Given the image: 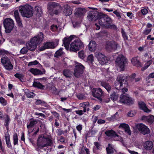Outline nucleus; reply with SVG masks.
I'll list each match as a JSON object with an SVG mask.
<instances>
[{"label":"nucleus","instance_id":"f257e3e1","mask_svg":"<svg viewBox=\"0 0 154 154\" xmlns=\"http://www.w3.org/2000/svg\"><path fill=\"white\" fill-rule=\"evenodd\" d=\"M115 85L116 89H122V92L124 93L120 95L119 102L124 104L130 105L133 104L134 100L129 97L128 95L125 94L128 90L126 88L128 86L127 75L125 74H122L119 75L117 77Z\"/></svg>","mask_w":154,"mask_h":154},{"label":"nucleus","instance_id":"f03ea898","mask_svg":"<svg viewBox=\"0 0 154 154\" xmlns=\"http://www.w3.org/2000/svg\"><path fill=\"white\" fill-rule=\"evenodd\" d=\"M44 38L43 34L40 32L37 35L31 39L29 42H26V46L27 47L28 50L34 51L37 48V45L42 42Z\"/></svg>","mask_w":154,"mask_h":154},{"label":"nucleus","instance_id":"7ed1b4c3","mask_svg":"<svg viewBox=\"0 0 154 154\" xmlns=\"http://www.w3.org/2000/svg\"><path fill=\"white\" fill-rule=\"evenodd\" d=\"M47 6L48 12L52 16L59 14L62 9V7L60 4L55 2H50Z\"/></svg>","mask_w":154,"mask_h":154},{"label":"nucleus","instance_id":"20e7f679","mask_svg":"<svg viewBox=\"0 0 154 154\" xmlns=\"http://www.w3.org/2000/svg\"><path fill=\"white\" fill-rule=\"evenodd\" d=\"M52 145L51 140L48 137L45 136L43 134L39 136L37 142V145L38 147L42 149L45 147L51 146Z\"/></svg>","mask_w":154,"mask_h":154},{"label":"nucleus","instance_id":"39448f33","mask_svg":"<svg viewBox=\"0 0 154 154\" xmlns=\"http://www.w3.org/2000/svg\"><path fill=\"white\" fill-rule=\"evenodd\" d=\"M19 10L23 17L29 18L33 15V8L29 5H26L20 6Z\"/></svg>","mask_w":154,"mask_h":154},{"label":"nucleus","instance_id":"423d86ee","mask_svg":"<svg viewBox=\"0 0 154 154\" xmlns=\"http://www.w3.org/2000/svg\"><path fill=\"white\" fill-rule=\"evenodd\" d=\"M83 42L79 39L74 40L70 44L69 47L70 51L76 52L84 48Z\"/></svg>","mask_w":154,"mask_h":154},{"label":"nucleus","instance_id":"0eeeda50","mask_svg":"<svg viewBox=\"0 0 154 154\" xmlns=\"http://www.w3.org/2000/svg\"><path fill=\"white\" fill-rule=\"evenodd\" d=\"M98 22L101 26L107 28L109 25L112 23V20L107 15L100 13Z\"/></svg>","mask_w":154,"mask_h":154},{"label":"nucleus","instance_id":"6e6552de","mask_svg":"<svg viewBox=\"0 0 154 154\" xmlns=\"http://www.w3.org/2000/svg\"><path fill=\"white\" fill-rule=\"evenodd\" d=\"M127 62L126 58L122 55H119L116 60V65L120 67L122 71L124 70Z\"/></svg>","mask_w":154,"mask_h":154},{"label":"nucleus","instance_id":"1a4fd4ad","mask_svg":"<svg viewBox=\"0 0 154 154\" xmlns=\"http://www.w3.org/2000/svg\"><path fill=\"white\" fill-rule=\"evenodd\" d=\"M4 26L5 29V32L9 33L13 29L14 24L13 20L11 18L5 19L3 21Z\"/></svg>","mask_w":154,"mask_h":154},{"label":"nucleus","instance_id":"9d476101","mask_svg":"<svg viewBox=\"0 0 154 154\" xmlns=\"http://www.w3.org/2000/svg\"><path fill=\"white\" fill-rule=\"evenodd\" d=\"M84 66L80 63H78L75 66L73 74L75 77L79 78L84 72Z\"/></svg>","mask_w":154,"mask_h":154},{"label":"nucleus","instance_id":"9b49d317","mask_svg":"<svg viewBox=\"0 0 154 154\" xmlns=\"http://www.w3.org/2000/svg\"><path fill=\"white\" fill-rule=\"evenodd\" d=\"M1 62L5 68L7 70H11L13 68L10 59L7 56H4L1 58Z\"/></svg>","mask_w":154,"mask_h":154},{"label":"nucleus","instance_id":"f8f14e48","mask_svg":"<svg viewBox=\"0 0 154 154\" xmlns=\"http://www.w3.org/2000/svg\"><path fill=\"white\" fill-rule=\"evenodd\" d=\"M92 95L94 97L97 98L99 100H101V97L103 96L104 92L100 88H94L92 91Z\"/></svg>","mask_w":154,"mask_h":154},{"label":"nucleus","instance_id":"ddd939ff","mask_svg":"<svg viewBox=\"0 0 154 154\" xmlns=\"http://www.w3.org/2000/svg\"><path fill=\"white\" fill-rule=\"evenodd\" d=\"M87 17L89 21H95L99 18L100 14H99L96 11H91L87 13Z\"/></svg>","mask_w":154,"mask_h":154},{"label":"nucleus","instance_id":"4468645a","mask_svg":"<svg viewBox=\"0 0 154 154\" xmlns=\"http://www.w3.org/2000/svg\"><path fill=\"white\" fill-rule=\"evenodd\" d=\"M95 56L102 65L106 64L108 61L107 59L104 54L99 52H96L95 53Z\"/></svg>","mask_w":154,"mask_h":154},{"label":"nucleus","instance_id":"2eb2a0df","mask_svg":"<svg viewBox=\"0 0 154 154\" xmlns=\"http://www.w3.org/2000/svg\"><path fill=\"white\" fill-rule=\"evenodd\" d=\"M136 127L139 132L143 135L148 134L150 133L149 128L143 124H137L136 125Z\"/></svg>","mask_w":154,"mask_h":154},{"label":"nucleus","instance_id":"dca6fc26","mask_svg":"<svg viewBox=\"0 0 154 154\" xmlns=\"http://www.w3.org/2000/svg\"><path fill=\"white\" fill-rule=\"evenodd\" d=\"M57 44H55L53 42H47L44 43L43 46L39 48V51H43L47 48H55Z\"/></svg>","mask_w":154,"mask_h":154},{"label":"nucleus","instance_id":"f3484780","mask_svg":"<svg viewBox=\"0 0 154 154\" xmlns=\"http://www.w3.org/2000/svg\"><path fill=\"white\" fill-rule=\"evenodd\" d=\"M118 47V44L115 42H108L106 49L107 51L111 52L116 50Z\"/></svg>","mask_w":154,"mask_h":154},{"label":"nucleus","instance_id":"a211bd4d","mask_svg":"<svg viewBox=\"0 0 154 154\" xmlns=\"http://www.w3.org/2000/svg\"><path fill=\"white\" fill-rule=\"evenodd\" d=\"M138 106L140 109L146 113H149L151 112V110L148 108L146 103L143 101H138Z\"/></svg>","mask_w":154,"mask_h":154},{"label":"nucleus","instance_id":"6ab92c4d","mask_svg":"<svg viewBox=\"0 0 154 154\" xmlns=\"http://www.w3.org/2000/svg\"><path fill=\"white\" fill-rule=\"evenodd\" d=\"M75 36L74 35H71L69 38L66 37L64 38L63 40L64 47L66 50L68 49L70 42L74 38V37Z\"/></svg>","mask_w":154,"mask_h":154},{"label":"nucleus","instance_id":"aec40b11","mask_svg":"<svg viewBox=\"0 0 154 154\" xmlns=\"http://www.w3.org/2000/svg\"><path fill=\"white\" fill-rule=\"evenodd\" d=\"M29 71L34 75H41L44 74L45 72V70L44 69L42 71H41L37 68H31Z\"/></svg>","mask_w":154,"mask_h":154},{"label":"nucleus","instance_id":"412c9836","mask_svg":"<svg viewBox=\"0 0 154 154\" xmlns=\"http://www.w3.org/2000/svg\"><path fill=\"white\" fill-rule=\"evenodd\" d=\"M63 12L66 16L70 15L72 13V9L68 4L64 5L63 6Z\"/></svg>","mask_w":154,"mask_h":154},{"label":"nucleus","instance_id":"4be33fe9","mask_svg":"<svg viewBox=\"0 0 154 154\" xmlns=\"http://www.w3.org/2000/svg\"><path fill=\"white\" fill-rule=\"evenodd\" d=\"M142 119L151 124L154 121V116L151 115L148 116H143L142 117Z\"/></svg>","mask_w":154,"mask_h":154},{"label":"nucleus","instance_id":"5701e85b","mask_svg":"<svg viewBox=\"0 0 154 154\" xmlns=\"http://www.w3.org/2000/svg\"><path fill=\"white\" fill-rule=\"evenodd\" d=\"M100 85L104 88L109 93L112 89V87L107 82H100Z\"/></svg>","mask_w":154,"mask_h":154},{"label":"nucleus","instance_id":"b1692460","mask_svg":"<svg viewBox=\"0 0 154 154\" xmlns=\"http://www.w3.org/2000/svg\"><path fill=\"white\" fill-rule=\"evenodd\" d=\"M14 16L17 22L18 25L20 26H22V23L20 20V19L19 14L18 11V10H16L14 11Z\"/></svg>","mask_w":154,"mask_h":154},{"label":"nucleus","instance_id":"393cba45","mask_svg":"<svg viewBox=\"0 0 154 154\" xmlns=\"http://www.w3.org/2000/svg\"><path fill=\"white\" fill-rule=\"evenodd\" d=\"M4 118V125L6 127L7 129H8V126L10 121V119L7 114H5L3 115V118Z\"/></svg>","mask_w":154,"mask_h":154},{"label":"nucleus","instance_id":"a878e982","mask_svg":"<svg viewBox=\"0 0 154 154\" xmlns=\"http://www.w3.org/2000/svg\"><path fill=\"white\" fill-rule=\"evenodd\" d=\"M132 63L137 67H141L142 65L137 57H134L131 60Z\"/></svg>","mask_w":154,"mask_h":154},{"label":"nucleus","instance_id":"bb28decb","mask_svg":"<svg viewBox=\"0 0 154 154\" xmlns=\"http://www.w3.org/2000/svg\"><path fill=\"white\" fill-rule=\"evenodd\" d=\"M97 46L96 42L94 41H91L88 45L89 49L91 51H94L96 49Z\"/></svg>","mask_w":154,"mask_h":154},{"label":"nucleus","instance_id":"cd10ccee","mask_svg":"<svg viewBox=\"0 0 154 154\" xmlns=\"http://www.w3.org/2000/svg\"><path fill=\"white\" fill-rule=\"evenodd\" d=\"M144 147L146 149L150 150L153 146V143L151 141H146L144 144Z\"/></svg>","mask_w":154,"mask_h":154},{"label":"nucleus","instance_id":"c85d7f7f","mask_svg":"<svg viewBox=\"0 0 154 154\" xmlns=\"http://www.w3.org/2000/svg\"><path fill=\"white\" fill-rule=\"evenodd\" d=\"M89 103L87 102L84 103H81L80 104V106L83 108V112H85L86 111H89Z\"/></svg>","mask_w":154,"mask_h":154},{"label":"nucleus","instance_id":"c756f323","mask_svg":"<svg viewBox=\"0 0 154 154\" xmlns=\"http://www.w3.org/2000/svg\"><path fill=\"white\" fill-rule=\"evenodd\" d=\"M106 135L109 137H119V135L116 134L115 132L112 130L108 131L105 132Z\"/></svg>","mask_w":154,"mask_h":154},{"label":"nucleus","instance_id":"7c9ffc66","mask_svg":"<svg viewBox=\"0 0 154 154\" xmlns=\"http://www.w3.org/2000/svg\"><path fill=\"white\" fill-rule=\"evenodd\" d=\"M63 73L66 78L71 77L72 75V72L67 69H64L63 71Z\"/></svg>","mask_w":154,"mask_h":154},{"label":"nucleus","instance_id":"2f4dec72","mask_svg":"<svg viewBox=\"0 0 154 154\" xmlns=\"http://www.w3.org/2000/svg\"><path fill=\"white\" fill-rule=\"evenodd\" d=\"M85 9L81 8H79L76 9L75 14L79 16H81L85 12Z\"/></svg>","mask_w":154,"mask_h":154},{"label":"nucleus","instance_id":"473e14b6","mask_svg":"<svg viewBox=\"0 0 154 154\" xmlns=\"http://www.w3.org/2000/svg\"><path fill=\"white\" fill-rule=\"evenodd\" d=\"M107 153L108 154H111L115 150L113 148V146L110 144H109L108 147L106 149Z\"/></svg>","mask_w":154,"mask_h":154},{"label":"nucleus","instance_id":"72a5a7b5","mask_svg":"<svg viewBox=\"0 0 154 154\" xmlns=\"http://www.w3.org/2000/svg\"><path fill=\"white\" fill-rule=\"evenodd\" d=\"M33 86L41 89H42L45 87V86L42 85L39 82H34L33 84Z\"/></svg>","mask_w":154,"mask_h":154},{"label":"nucleus","instance_id":"f704fd0d","mask_svg":"<svg viewBox=\"0 0 154 154\" xmlns=\"http://www.w3.org/2000/svg\"><path fill=\"white\" fill-rule=\"evenodd\" d=\"M38 121L35 120L33 119H31V121L30 122L29 125H27V128L28 129H29L33 127L38 122Z\"/></svg>","mask_w":154,"mask_h":154},{"label":"nucleus","instance_id":"c9c22d12","mask_svg":"<svg viewBox=\"0 0 154 154\" xmlns=\"http://www.w3.org/2000/svg\"><path fill=\"white\" fill-rule=\"evenodd\" d=\"M118 94L115 92H113L110 95V98L113 101L117 100L118 98Z\"/></svg>","mask_w":154,"mask_h":154},{"label":"nucleus","instance_id":"e433bc0d","mask_svg":"<svg viewBox=\"0 0 154 154\" xmlns=\"http://www.w3.org/2000/svg\"><path fill=\"white\" fill-rule=\"evenodd\" d=\"M6 143L8 147L9 148L11 147V145L10 142V137L9 136H5Z\"/></svg>","mask_w":154,"mask_h":154},{"label":"nucleus","instance_id":"4c0bfd02","mask_svg":"<svg viewBox=\"0 0 154 154\" xmlns=\"http://www.w3.org/2000/svg\"><path fill=\"white\" fill-rule=\"evenodd\" d=\"M25 93L27 97L28 98L33 97L35 95V94L34 93L31 91H26L25 92Z\"/></svg>","mask_w":154,"mask_h":154},{"label":"nucleus","instance_id":"58836bf2","mask_svg":"<svg viewBox=\"0 0 154 154\" xmlns=\"http://www.w3.org/2000/svg\"><path fill=\"white\" fill-rule=\"evenodd\" d=\"M63 52L62 49L60 48L55 52L54 56L55 57H58L59 56H60L62 54Z\"/></svg>","mask_w":154,"mask_h":154},{"label":"nucleus","instance_id":"ea45409f","mask_svg":"<svg viewBox=\"0 0 154 154\" xmlns=\"http://www.w3.org/2000/svg\"><path fill=\"white\" fill-rule=\"evenodd\" d=\"M14 76L16 78L18 79L21 82L23 81L22 80H23V78L24 77L23 74L17 73L14 75Z\"/></svg>","mask_w":154,"mask_h":154},{"label":"nucleus","instance_id":"a19ab883","mask_svg":"<svg viewBox=\"0 0 154 154\" xmlns=\"http://www.w3.org/2000/svg\"><path fill=\"white\" fill-rule=\"evenodd\" d=\"M13 139L14 140V145L17 144H18V136L17 133H15L13 136Z\"/></svg>","mask_w":154,"mask_h":154},{"label":"nucleus","instance_id":"79ce46f5","mask_svg":"<svg viewBox=\"0 0 154 154\" xmlns=\"http://www.w3.org/2000/svg\"><path fill=\"white\" fill-rule=\"evenodd\" d=\"M110 97H109V96L107 97H106L104 98L103 99L101 98V100H100L99 101L103 103H108L110 100Z\"/></svg>","mask_w":154,"mask_h":154},{"label":"nucleus","instance_id":"37998d69","mask_svg":"<svg viewBox=\"0 0 154 154\" xmlns=\"http://www.w3.org/2000/svg\"><path fill=\"white\" fill-rule=\"evenodd\" d=\"M78 56L80 58L82 59L84 58L85 57V54L84 53V51H80L79 52Z\"/></svg>","mask_w":154,"mask_h":154},{"label":"nucleus","instance_id":"c03bdc74","mask_svg":"<svg viewBox=\"0 0 154 154\" xmlns=\"http://www.w3.org/2000/svg\"><path fill=\"white\" fill-rule=\"evenodd\" d=\"M35 10L37 12V14L41 16L42 13V11L41 8L38 6H36Z\"/></svg>","mask_w":154,"mask_h":154},{"label":"nucleus","instance_id":"a18cd8bd","mask_svg":"<svg viewBox=\"0 0 154 154\" xmlns=\"http://www.w3.org/2000/svg\"><path fill=\"white\" fill-rule=\"evenodd\" d=\"M28 50V49L27 47L26 46V47H24L21 49L20 51V52L22 54H26Z\"/></svg>","mask_w":154,"mask_h":154},{"label":"nucleus","instance_id":"49530a36","mask_svg":"<svg viewBox=\"0 0 154 154\" xmlns=\"http://www.w3.org/2000/svg\"><path fill=\"white\" fill-rule=\"evenodd\" d=\"M87 59L90 63H92L94 60L93 55L92 54L89 55L87 58Z\"/></svg>","mask_w":154,"mask_h":154},{"label":"nucleus","instance_id":"de8ad7c7","mask_svg":"<svg viewBox=\"0 0 154 154\" xmlns=\"http://www.w3.org/2000/svg\"><path fill=\"white\" fill-rule=\"evenodd\" d=\"M0 102L3 105V106L6 105V102L3 97H1L0 98Z\"/></svg>","mask_w":154,"mask_h":154},{"label":"nucleus","instance_id":"09e8293b","mask_svg":"<svg viewBox=\"0 0 154 154\" xmlns=\"http://www.w3.org/2000/svg\"><path fill=\"white\" fill-rule=\"evenodd\" d=\"M124 130L125 132L127 134H128L129 135H130L131 134V131L129 125L126 128H125Z\"/></svg>","mask_w":154,"mask_h":154},{"label":"nucleus","instance_id":"8fccbe9b","mask_svg":"<svg viewBox=\"0 0 154 154\" xmlns=\"http://www.w3.org/2000/svg\"><path fill=\"white\" fill-rule=\"evenodd\" d=\"M122 33L124 39L125 40H127L128 39V36L126 35L125 32L123 29H122Z\"/></svg>","mask_w":154,"mask_h":154},{"label":"nucleus","instance_id":"3c124183","mask_svg":"<svg viewBox=\"0 0 154 154\" xmlns=\"http://www.w3.org/2000/svg\"><path fill=\"white\" fill-rule=\"evenodd\" d=\"M38 62L37 60H35L34 61L30 62L28 64L29 66L32 65H35L38 64Z\"/></svg>","mask_w":154,"mask_h":154},{"label":"nucleus","instance_id":"603ef678","mask_svg":"<svg viewBox=\"0 0 154 154\" xmlns=\"http://www.w3.org/2000/svg\"><path fill=\"white\" fill-rule=\"evenodd\" d=\"M58 27L57 25H52L51 26V29L53 31H55L57 30Z\"/></svg>","mask_w":154,"mask_h":154},{"label":"nucleus","instance_id":"864d4df0","mask_svg":"<svg viewBox=\"0 0 154 154\" xmlns=\"http://www.w3.org/2000/svg\"><path fill=\"white\" fill-rule=\"evenodd\" d=\"M51 113L55 117L57 118L58 119H59V113L54 111L52 112Z\"/></svg>","mask_w":154,"mask_h":154},{"label":"nucleus","instance_id":"5fc2aeb1","mask_svg":"<svg viewBox=\"0 0 154 154\" xmlns=\"http://www.w3.org/2000/svg\"><path fill=\"white\" fill-rule=\"evenodd\" d=\"M113 13L115 14L119 19L121 17L120 13L119 12L117 11L116 10L113 12Z\"/></svg>","mask_w":154,"mask_h":154},{"label":"nucleus","instance_id":"6e6d98bb","mask_svg":"<svg viewBox=\"0 0 154 154\" xmlns=\"http://www.w3.org/2000/svg\"><path fill=\"white\" fill-rule=\"evenodd\" d=\"M128 124H125V123H122L119 126V128H124V129L126 128L128 126Z\"/></svg>","mask_w":154,"mask_h":154},{"label":"nucleus","instance_id":"4d7b16f0","mask_svg":"<svg viewBox=\"0 0 154 154\" xmlns=\"http://www.w3.org/2000/svg\"><path fill=\"white\" fill-rule=\"evenodd\" d=\"M108 28L111 29H117L116 26L114 24H109V26H108V27H107V28Z\"/></svg>","mask_w":154,"mask_h":154},{"label":"nucleus","instance_id":"13d9d810","mask_svg":"<svg viewBox=\"0 0 154 154\" xmlns=\"http://www.w3.org/2000/svg\"><path fill=\"white\" fill-rule=\"evenodd\" d=\"M94 145H95L96 147L99 149H101V145L98 142L94 143Z\"/></svg>","mask_w":154,"mask_h":154},{"label":"nucleus","instance_id":"bf43d9fd","mask_svg":"<svg viewBox=\"0 0 154 154\" xmlns=\"http://www.w3.org/2000/svg\"><path fill=\"white\" fill-rule=\"evenodd\" d=\"M151 29H146L144 31L143 33L145 35H147L151 32Z\"/></svg>","mask_w":154,"mask_h":154},{"label":"nucleus","instance_id":"052dcab7","mask_svg":"<svg viewBox=\"0 0 154 154\" xmlns=\"http://www.w3.org/2000/svg\"><path fill=\"white\" fill-rule=\"evenodd\" d=\"M45 103V102L43 101H42L41 100H38L35 102V104L36 105H39L41 104H43Z\"/></svg>","mask_w":154,"mask_h":154},{"label":"nucleus","instance_id":"680f3d73","mask_svg":"<svg viewBox=\"0 0 154 154\" xmlns=\"http://www.w3.org/2000/svg\"><path fill=\"white\" fill-rule=\"evenodd\" d=\"M152 60H149L145 64V66L147 68L152 63Z\"/></svg>","mask_w":154,"mask_h":154},{"label":"nucleus","instance_id":"e2e57ef3","mask_svg":"<svg viewBox=\"0 0 154 154\" xmlns=\"http://www.w3.org/2000/svg\"><path fill=\"white\" fill-rule=\"evenodd\" d=\"M141 12L143 15H146L148 13V11L146 9L144 8L141 10Z\"/></svg>","mask_w":154,"mask_h":154},{"label":"nucleus","instance_id":"0e129e2a","mask_svg":"<svg viewBox=\"0 0 154 154\" xmlns=\"http://www.w3.org/2000/svg\"><path fill=\"white\" fill-rule=\"evenodd\" d=\"M83 110H78L76 112V114H79L80 115H81L83 114Z\"/></svg>","mask_w":154,"mask_h":154},{"label":"nucleus","instance_id":"69168bd1","mask_svg":"<svg viewBox=\"0 0 154 154\" xmlns=\"http://www.w3.org/2000/svg\"><path fill=\"white\" fill-rule=\"evenodd\" d=\"M105 122V121L103 120L99 119L97 121V123L99 124H103Z\"/></svg>","mask_w":154,"mask_h":154},{"label":"nucleus","instance_id":"338daca9","mask_svg":"<svg viewBox=\"0 0 154 154\" xmlns=\"http://www.w3.org/2000/svg\"><path fill=\"white\" fill-rule=\"evenodd\" d=\"M128 151L131 154H138L137 152L134 151H131L129 149H128Z\"/></svg>","mask_w":154,"mask_h":154},{"label":"nucleus","instance_id":"774afa93","mask_svg":"<svg viewBox=\"0 0 154 154\" xmlns=\"http://www.w3.org/2000/svg\"><path fill=\"white\" fill-rule=\"evenodd\" d=\"M76 128L78 131H80L82 129V126L81 125H79L76 127Z\"/></svg>","mask_w":154,"mask_h":154}]
</instances>
